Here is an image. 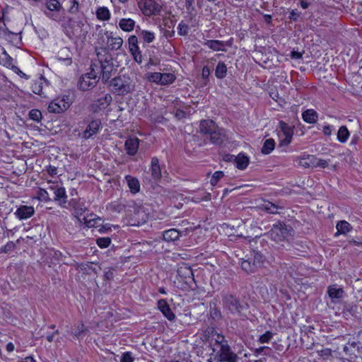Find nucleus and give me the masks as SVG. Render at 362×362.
<instances>
[{
	"label": "nucleus",
	"instance_id": "nucleus-1",
	"mask_svg": "<svg viewBox=\"0 0 362 362\" xmlns=\"http://www.w3.org/2000/svg\"><path fill=\"white\" fill-rule=\"evenodd\" d=\"M264 261V255L259 251L252 250L250 256H247L246 259L238 263L244 272L247 274H252L263 266Z\"/></svg>",
	"mask_w": 362,
	"mask_h": 362
},
{
	"label": "nucleus",
	"instance_id": "nucleus-2",
	"mask_svg": "<svg viewBox=\"0 0 362 362\" xmlns=\"http://www.w3.org/2000/svg\"><path fill=\"white\" fill-rule=\"evenodd\" d=\"M291 230H292V228L290 226L286 225L282 221H278L272 226L271 230L265 235L279 244L287 240Z\"/></svg>",
	"mask_w": 362,
	"mask_h": 362
},
{
	"label": "nucleus",
	"instance_id": "nucleus-3",
	"mask_svg": "<svg viewBox=\"0 0 362 362\" xmlns=\"http://www.w3.org/2000/svg\"><path fill=\"white\" fill-rule=\"evenodd\" d=\"M45 7L46 10H45L44 13L47 18L59 23L64 20V9L58 0H47Z\"/></svg>",
	"mask_w": 362,
	"mask_h": 362
},
{
	"label": "nucleus",
	"instance_id": "nucleus-4",
	"mask_svg": "<svg viewBox=\"0 0 362 362\" xmlns=\"http://www.w3.org/2000/svg\"><path fill=\"white\" fill-rule=\"evenodd\" d=\"M90 71L82 75L78 82V87L81 90H88L93 88L98 81V66L95 64L91 65Z\"/></svg>",
	"mask_w": 362,
	"mask_h": 362
},
{
	"label": "nucleus",
	"instance_id": "nucleus-5",
	"mask_svg": "<svg viewBox=\"0 0 362 362\" xmlns=\"http://www.w3.org/2000/svg\"><path fill=\"white\" fill-rule=\"evenodd\" d=\"M111 86L119 95H126L132 92L135 86L132 80L126 76L114 78L111 81Z\"/></svg>",
	"mask_w": 362,
	"mask_h": 362
},
{
	"label": "nucleus",
	"instance_id": "nucleus-6",
	"mask_svg": "<svg viewBox=\"0 0 362 362\" xmlns=\"http://www.w3.org/2000/svg\"><path fill=\"white\" fill-rule=\"evenodd\" d=\"M99 35H100V37L98 40V43L101 46L107 45L110 49L117 50L123 44V40L122 37L118 36L113 37L112 35V33H109L108 31L104 30L101 28L99 31Z\"/></svg>",
	"mask_w": 362,
	"mask_h": 362
},
{
	"label": "nucleus",
	"instance_id": "nucleus-7",
	"mask_svg": "<svg viewBox=\"0 0 362 362\" xmlns=\"http://www.w3.org/2000/svg\"><path fill=\"white\" fill-rule=\"evenodd\" d=\"M0 65L12 70L22 78L28 79L29 77L23 73L16 65V61L9 56L5 49L0 45Z\"/></svg>",
	"mask_w": 362,
	"mask_h": 362
},
{
	"label": "nucleus",
	"instance_id": "nucleus-8",
	"mask_svg": "<svg viewBox=\"0 0 362 362\" xmlns=\"http://www.w3.org/2000/svg\"><path fill=\"white\" fill-rule=\"evenodd\" d=\"M71 103L72 100L69 95H59L49 104L48 110L53 113H61L66 111Z\"/></svg>",
	"mask_w": 362,
	"mask_h": 362
},
{
	"label": "nucleus",
	"instance_id": "nucleus-9",
	"mask_svg": "<svg viewBox=\"0 0 362 362\" xmlns=\"http://www.w3.org/2000/svg\"><path fill=\"white\" fill-rule=\"evenodd\" d=\"M146 77L148 81L160 86L172 84L176 79L173 73L148 72Z\"/></svg>",
	"mask_w": 362,
	"mask_h": 362
},
{
	"label": "nucleus",
	"instance_id": "nucleus-10",
	"mask_svg": "<svg viewBox=\"0 0 362 362\" xmlns=\"http://www.w3.org/2000/svg\"><path fill=\"white\" fill-rule=\"evenodd\" d=\"M47 189L52 191L54 194V200L58 202L61 207H64L67 202V195L65 188L62 184L57 182L48 181Z\"/></svg>",
	"mask_w": 362,
	"mask_h": 362
},
{
	"label": "nucleus",
	"instance_id": "nucleus-11",
	"mask_svg": "<svg viewBox=\"0 0 362 362\" xmlns=\"http://www.w3.org/2000/svg\"><path fill=\"white\" fill-rule=\"evenodd\" d=\"M138 6L142 13L146 16L156 15L160 10V6L154 0H141Z\"/></svg>",
	"mask_w": 362,
	"mask_h": 362
},
{
	"label": "nucleus",
	"instance_id": "nucleus-12",
	"mask_svg": "<svg viewBox=\"0 0 362 362\" xmlns=\"http://www.w3.org/2000/svg\"><path fill=\"white\" fill-rule=\"evenodd\" d=\"M59 23L65 29H70L74 34L81 33L85 26L84 21L78 17L66 19L64 16V20Z\"/></svg>",
	"mask_w": 362,
	"mask_h": 362
},
{
	"label": "nucleus",
	"instance_id": "nucleus-13",
	"mask_svg": "<svg viewBox=\"0 0 362 362\" xmlns=\"http://www.w3.org/2000/svg\"><path fill=\"white\" fill-rule=\"evenodd\" d=\"M112 102V97L110 94H106L103 97H101L94 101L90 106V111L96 113L100 114L102 112L106 110V108L110 105Z\"/></svg>",
	"mask_w": 362,
	"mask_h": 362
},
{
	"label": "nucleus",
	"instance_id": "nucleus-14",
	"mask_svg": "<svg viewBox=\"0 0 362 362\" xmlns=\"http://www.w3.org/2000/svg\"><path fill=\"white\" fill-rule=\"evenodd\" d=\"M102 128V122L100 119H91L87 124L86 128L82 132V138L89 139L98 134Z\"/></svg>",
	"mask_w": 362,
	"mask_h": 362
},
{
	"label": "nucleus",
	"instance_id": "nucleus-15",
	"mask_svg": "<svg viewBox=\"0 0 362 362\" xmlns=\"http://www.w3.org/2000/svg\"><path fill=\"white\" fill-rule=\"evenodd\" d=\"M132 208L134 209V214H131L132 217H130V220L129 221V224L132 226H140L145 223L147 218V215L143 207L134 204Z\"/></svg>",
	"mask_w": 362,
	"mask_h": 362
},
{
	"label": "nucleus",
	"instance_id": "nucleus-16",
	"mask_svg": "<svg viewBox=\"0 0 362 362\" xmlns=\"http://www.w3.org/2000/svg\"><path fill=\"white\" fill-rule=\"evenodd\" d=\"M129 50L138 64L142 62L141 52L138 45V38L136 35H131L128 38Z\"/></svg>",
	"mask_w": 362,
	"mask_h": 362
},
{
	"label": "nucleus",
	"instance_id": "nucleus-17",
	"mask_svg": "<svg viewBox=\"0 0 362 362\" xmlns=\"http://www.w3.org/2000/svg\"><path fill=\"white\" fill-rule=\"evenodd\" d=\"M279 128L282 134L280 136H284L281 139L280 145L287 146L291 142L293 136V128L284 121L279 122Z\"/></svg>",
	"mask_w": 362,
	"mask_h": 362
},
{
	"label": "nucleus",
	"instance_id": "nucleus-18",
	"mask_svg": "<svg viewBox=\"0 0 362 362\" xmlns=\"http://www.w3.org/2000/svg\"><path fill=\"white\" fill-rule=\"evenodd\" d=\"M228 162H233L235 168L243 170L248 166L250 159L245 153H239L236 156L228 153Z\"/></svg>",
	"mask_w": 362,
	"mask_h": 362
},
{
	"label": "nucleus",
	"instance_id": "nucleus-19",
	"mask_svg": "<svg viewBox=\"0 0 362 362\" xmlns=\"http://www.w3.org/2000/svg\"><path fill=\"white\" fill-rule=\"evenodd\" d=\"M213 337L216 341L214 345V351L220 352V360L224 361L226 360V345L225 344L224 337L218 334L213 335Z\"/></svg>",
	"mask_w": 362,
	"mask_h": 362
},
{
	"label": "nucleus",
	"instance_id": "nucleus-20",
	"mask_svg": "<svg viewBox=\"0 0 362 362\" xmlns=\"http://www.w3.org/2000/svg\"><path fill=\"white\" fill-rule=\"evenodd\" d=\"M35 209L32 206L21 205L17 208L14 214L19 220H25L33 216Z\"/></svg>",
	"mask_w": 362,
	"mask_h": 362
},
{
	"label": "nucleus",
	"instance_id": "nucleus-21",
	"mask_svg": "<svg viewBox=\"0 0 362 362\" xmlns=\"http://www.w3.org/2000/svg\"><path fill=\"white\" fill-rule=\"evenodd\" d=\"M244 308L245 305L235 297L230 296L228 298V308L232 313L240 315Z\"/></svg>",
	"mask_w": 362,
	"mask_h": 362
},
{
	"label": "nucleus",
	"instance_id": "nucleus-22",
	"mask_svg": "<svg viewBox=\"0 0 362 362\" xmlns=\"http://www.w3.org/2000/svg\"><path fill=\"white\" fill-rule=\"evenodd\" d=\"M327 293L331 298L332 303H337V300L344 297V291L342 288H339L337 284L332 285L327 288Z\"/></svg>",
	"mask_w": 362,
	"mask_h": 362
},
{
	"label": "nucleus",
	"instance_id": "nucleus-23",
	"mask_svg": "<svg viewBox=\"0 0 362 362\" xmlns=\"http://www.w3.org/2000/svg\"><path fill=\"white\" fill-rule=\"evenodd\" d=\"M139 146V140L136 137L128 138L124 144L125 150L127 154L134 156L137 153Z\"/></svg>",
	"mask_w": 362,
	"mask_h": 362
},
{
	"label": "nucleus",
	"instance_id": "nucleus-24",
	"mask_svg": "<svg viewBox=\"0 0 362 362\" xmlns=\"http://www.w3.org/2000/svg\"><path fill=\"white\" fill-rule=\"evenodd\" d=\"M158 308L168 320L172 321L175 318V314L171 310L169 305L168 304L165 300L161 299L158 300Z\"/></svg>",
	"mask_w": 362,
	"mask_h": 362
},
{
	"label": "nucleus",
	"instance_id": "nucleus-25",
	"mask_svg": "<svg viewBox=\"0 0 362 362\" xmlns=\"http://www.w3.org/2000/svg\"><path fill=\"white\" fill-rule=\"evenodd\" d=\"M56 58L65 66H70L72 63L71 54L66 47L61 49Z\"/></svg>",
	"mask_w": 362,
	"mask_h": 362
},
{
	"label": "nucleus",
	"instance_id": "nucleus-26",
	"mask_svg": "<svg viewBox=\"0 0 362 362\" xmlns=\"http://www.w3.org/2000/svg\"><path fill=\"white\" fill-rule=\"evenodd\" d=\"M0 37L13 42L18 38V35L17 33L8 31L6 28V24L4 21L0 19Z\"/></svg>",
	"mask_w": 362,
	"mask_h": 362
},
{
	"label": "nucleus",
	"instance_id": "nucleus-27",
	"mask_svg": "<svg viewBox=\"0 0 362 362\" xmlns=\"http://www.w3.org/2000/svg\"><path fill=\"white\" fill-rule=\"evenodd\" d=\"M119 28L124 32H132L136 27V22L130 18H121L118 23Z\"/></svg>",
	"mask_w": 362,
	"mask_h": 362
},
{
	"label": "nucleus",
	"instance_id": "nucleus-28",
	"mask_svg": "<svg viewBox=\"0 0 362 362\" xmlns=\"http://www.w3.org/2000/svg\"><path fill=\"white\" fill-rule=\"evenodd\" d=\"M124 180L127 184V186L132 194H136L140 190V182L139 180L133 176L126 175Z\"/></svg>",
	"mask_w": 362,
	"mask_h": 362
},
{
	"label": "nucleus",
	"instance_id": "nucleus-29",
	"mask_svg": "<svg viewBox=\"0 0 362 362\" xmlns=\"http://www.w3.org/2000/svg\"><path fill=\"white\" fill-rule=\"evenodd\" d=\"M302 118L306 123L313 124L317 122L318 114L313 109H308L303 112Z\"/></svg>",
	"mask_w": 362,
	"mask_h": 362
},
{
	"label": "nucleus",
	"instance_id": "nucleus-30",
	"mask_svg": "<svg viewBox=\"0 0 362 362\" xmlns=\"http://www.w3.org/2000/svg\"><path fill=\"white\" fill-rule=\"evenodd\" d=\"M100 64L103 80L106 81L111 76V73L114 70L113 66L109 61L106 60L104 62H100Z\"/></svg>",
	"mask_w": 362,
	"mask_h": 362
},
{
	"label": "nucleus",
	"instance_id": "nucleus-31",
	"mask_svg": "<svg viewBox=\"0 0 362 362\" xmlns=\"http://www.w3.org/2000/svg\"><path fill=\"white\" fill-rule=\"evenodd\" d=\"M45 83V81L43 78H39L34 81L31 85L32 91L35 94L39 95L42 97H46V95L43 91Z\"/></svg>",
	"mask_w": 362,
	"mask_h": 362
},
{
	"label": "nucleus",
	"instance_id": "nucleus-32",
	"mask_svg": "<svg viewBox=\"0 0 362 362\" xmlns=\"http://www.w3.org/2000/svg\"><path fill=\"white\" fill-rule=\"evenodd\" d=\"M182 235V232L175 228H171L163 232V240L166 242L175 241Z\"/></svg>",
	"mask_w": 362,
	"mask_h": 362
},
{
	"label": "nucleus",
	"instance_id": "nucleus-33",
	"mask_svg": "<svg viewBox=\"0 0 362 362\" xmlns=\"http://www.w3.org/2000/svg\"><path fill=\"white\" fill-rule=\"evenodd\" d=\"M336 228H337V231L334 235L335 237L339 236L340 234L345 235L347 233L350 232L353 229L351 224L346 221H339L337 223Z\"/></svg>",
	"mask_w": 362,
	"mask_h": 362
},
{
	"label": "nucleus",
	"instance_id": "nucleus-34",
	"mask_svg": "<svg viewBox=\"0 0 362 362\" xmlns=\"http://www.w3.org/2000/svg\"><path fill=\"white\" fill-rule=\"evenodd\" d=\"M151 176L155 180H158L161 177V170L158 160L156 158L151 159Z\"/></svg>",
	"mask_w": 362,
	"mask_h": 362
},
{
	"label": "nucleus",
	"instance_id": "nucleus-35",
	"mask_svg": "<svg viewBox=\"0 0 362 362\" xmlns=\"http://www.w3.org/2000/svg\"><path fill=\"white\" fill-rule=\"evenodd\" d=\"M199 127L202 133L208 134L214 131L217 126L212 120H203L200 122Z\"/></svg>",
	"mask_w": 362,
	"mask_h": 362
},
{
	"label": "nucleus",
	"instance_id": "nucleus-36",
	"mask_svg": "<svg viewBox=\"0 0 362 362\" xmlns=\"http://www.w3.org/2000/svg\"><path fill=\"white\" fill-rule=\"evenodd\" d=\"M316 157L313 155H307L299 159L298 164L305 168L315 167Z\"/></svg>",
	"mask_w": 362,
	"mask_h": 362
},
{
	"label": "nucleus",
	"instance_id": "nucleus-37",
	"mask_svg": "<svg viewBox=\"0 0 362 362\" xmlns=\"http://www.w3.org/2000/svg\"><path fill=\"white\" fill-rule=\"evenodd\" d=\"M96 17L98 20L105 21L110 18L111 13L106 6H99L95 11Z\"/></svg>",
	"mask_w": 362,
	"mask_h": 362
},
{
	"label": "nucleus",
	"instance_id": "nucleus-38",
	"mask_svg": "<svg viewBox=\"0 0 362 362\" xmlns=\"http://www.w3.org/2000/svg\"><path fill=\"white\" fill-rule=\"evenodd\" d=\"M137 33L139 37L146 43H151L156 38L155 33L150 30H141L137 31Z\"/></svg>",
	"mask_w": 362,
	"mask_h": 362
},
{
	"label": "nucleus",
	"instance_id": "nucleus-39",
	"mask_svg": "<svg viewBox=\"0 0 362 362\" xmlns=\"http://www.w3.org/2000/svg\"><path fill=\"white\" fill-rule=\"evenodd\" d=\"M100 220V218L96 217L95 215L91 214L88 216H83L81 219V221L79 222L83 223L88 228H93L97 226L98 222Z\"/></svg>",
	"mask_w": 362,
	"mask_h": 362
},
{
	"label": "nucleus",
	"instance_id": "nucleus-40",
	"mask_svg": "<svg viewBox=\"0 0 362 362\" xmlns=\"http://www.w3.org/2000/svg\"><path fill=\"white\" fill-rule=\"evenodd\" d=\"M350 136L349 132L346 126L339 127L337 132V139L341 143H345Z\"/></svg>",
	"mask_w": 362,
	"mask_h": 362
},
{
	"label": "nucleus",
	"instance_id": "nucleus-41",
	"mask_svg": "<svg viewBox=\"0 0 362 362\" xmlns=\"http://www.w3.org/2000/svg\"><path fill=\"white\" fill-rule=\"evenodd\" d=\"M275 147V141L273 139H266L262 148V153L264 155L269 154Z\"/></svg>",
	"mask_w": 362,
	"mask_h": 362
},
{
	"label": "nucleus",
	"instance_id": "nucleus-42",
	"mask_svg": "<svg viewBox=\"0 0 362 362\" xmlns=\"http://www.w3.org/2000/svg\"><path fill=\"white\" fill-rule=\"evenodd\" d=\"M205 45L213 50H224L225 44L219 40H207Z\"/></svg>",
	"mask_w": 362,
	"mask_h": 362
},
{
	"label": "nucleus",
	"instance_id": "nucleus-43",
	"mask_svg": "<svg viewBox=\"0 0 362 362\" xmlns=\"http://www.w3.org/2000/svg\"><path fill=\"white\" fill-rule=\"evenodd\" d=\"M208 135L209 136L210 140L213 144H218L221 141V134L218 127H216L214 131H212L210 134H208Z\"/></svg>",
	"mask_w": 362,
	"mask_h": 362
},
{
	"label": "nucleus",
	"instance_id": "nucleus-44",
	"mask_svg": "<svg viewBox=\"0 0 362 362\" xmlns=\"http://www.w3.org/2000/svg\"><path fill=\"white\" fill-rule=\"evenodd\" d=\"M78 269L86 274H90L91 272L96 273V269L93 267L92 262L82 263L78 265Z\"/></svg>",
	"mask_w": 362,
	"mask_h": 362
},
{
	"label": "nucleus",
	"instance_id": "nucleus-45",
	"mask_svg": "<svg viewBox=\"0 0 362 362\" xmlns=\"http://www.w3.org/2000/svg\"><path fill=\"white\" fill-rule=\"evenodd\" d=\"M216 76L217 78H223L226 76V66L224 62H219L216 69Z\"/></svg>",
	"mask_w": 362,
	"mask_h": 362
},
{
	"label": "nucleus",
	"instance_id": "nucleus-46",
	"mask_svg": "<svg viewBox=\"0 0 362 362\" xmlns=\"http://www.w3.org/2000/svg\"><path fill=\"white\" fill-rule=\"evenodd\" d=\"M263 209L268 213L269 214H278V209H279V206H276V204L270 202H265L263 205Z\"/></svg>",
	"mask_w": 362,
	"mask_h": 362
},
{
	"label": "nucleus",
	"instance_id": "nucleus-47",
	"mask_svg": "<svg viewBox=\"0 0 362 362\" xmlns=\"http://www.w3.org/2000/svg\"><path fill=\"white\" fill-rule=\"evenodd\" d=\"M228 247H230V248H233V250L231 252L232 255H235L237 258H238L239 259V262H240L241 261H243V259H244V258L243 257V254H244V251H243V249L241 248V247H233L232 245H228Z\"/></svg>",
	"mask_w": 362,
	"mask_h": 362
},
{
	"label": "nucleus",
	"instance_id": "nucleus-48",
	"mask_svg": "<svg viewBox=\"0 0 362 362\" xmlns=\"http://www.w3.org/2000/svg\"><path fill=\"white\" fill-rule=\"evenodd\" d=\"M37 199L42 202H49L51 199L49 198V194L46 189L40 188L37 193Z\"/></svg>",
	"mask_w": 362,
	"mask_h": 362
},
{
	"label": "nucleus",
	"instance_id": "nucleus-49",
	"mask_svg": "<svg viewBox=\"0 0 362 362\" xmlns=\"http://www.w3.org/2000/svg\"><path fill=\"white\" fill-rule=\"evenodd\" d=\"M96 243L102 249L107 248L111 243V239L108 237L99 238L97 239Z\"/></svg>",
	"mask_w": 362,
	"mask_h": 362
},
{
	"label": "nucleus",
	"instance_id": "nucleus-50",
	"mask_svg": "<svg viewBox=\"0 0 362 362\" xmlns=\"http://www.w3.org/2000/svg\"><path fill=\"white\" fill-rule=\"evenodd\" d=\"M189 32V26L184 21H181L177 26V33L180 35L185 36Z\"/></svg>",
	"mask_w": 362,
	"mask_h": 362
},
{
	"label": "nucleus",
	"instance_id": "nucleus-51",
	"mask_svg": "<svg viewBox=\"0 0 362 362\" xmlns=\"http://www.w3.org/2000/svg\"><path fill=\"white\" fill-rule=\"evenodd\" d=\"M224 176V173L223 171H216L211 178V180H210V182H211V185L212 186H215L218 182L219 181L220 179H221L222 177H223Z\"/></svg>",
	"mask_w": 362,
	"mask_h": 362
},
{
	"label": "nucleus",
	"instance_id": "nucleus-52",
	"mask_svg": "<svg viewBox=\"0 0 362 362\" xmlns=\"http://www.w3.org/2000/svg\"><path fill=\"white\" fill-rule=\"evenodd\" d=\"M66 3L69 5V11L70 13H76L78 10V2L76 0H66Z\"/></svg>",
	"mask_w": 362,
	"mask_h": 362
},
{
	"label": "nucleus",
	"instance_id": "nucleus-53",
	"mask_svg": "<svg viewBox=\"0 0 362 362\" xmlns=\"http://www.w3.org/2000/svg\"><path fill=\"white\" fill-rule=\"evenodd\" d=\"M273 335L274 334L271 331H267L259 337V341L262 344L268 343L273 337Z\"/></svg>",
	"mask_w": 362,
	"mask_h": 362
},
{
	"label": "nucleus",
	"instance_id": "nucleus-54",
	"mask_svg": "<svg viewBox=\"0 0 362 362\" xmlns=\"http://www.w3.org/2000/svg\"><path fill=\"white\" fill-rule=\"evenodd\" d=\"M29 117L34 121L40 122L42 119V113L38 110H32L29 113Z\"/></svg>",
	"mask_w": 362,
	"mask_h": 362
},
{
	"label": "nucleus",
	"instance_id": "nucleus-55",
	"mask_svg": "<svg viewBox=\"0 0 362 362\" xmlns=\"http://www.w3.org/2000/svg\"><path fill=\"white\" fill-rule=\"evenodd\" d=\"M134 358L129 351L124 352L120 358V362H134Z\"/></svg>",
	"mask_w": 362,
	"mask_h": 362
},
{
	"label": "nucleus",
	"instance_id": "nucleus-56",
	"mask_svg": "<svg viewBox=\"0 0 362 362\" xmlns=\"http://www.w3.org/2000/svg\"><path fill=\"white\" fill-rule=\"evenodd\" d=\"M199 194H200V195H202V197H199L193 198V201L194 202H196V203L200 202L201 201H207V200H209L210 199V194L209 193H207V192H204V191H200Z\"/></svg>",
	"mask_w": 362,
	"mask_h": 362
},
{
	"label": "nucleus",
	"instance_id": "nucleus-57",
	"mask_svg": "<svg viewBox=\"0 0 362 362\" xmlns=\"http://www.w3.org/2000/svg\"><path fill=\"white\" fill-rule=\"evenodd\" d=\"M112 227H113L115 229L118 228L117 226H113V225H111L110 223H106V224L103 225V226H101L100 227V228L98 229V232L100 233H107L108 231H111L112 230Z\"/></svg>",
	"mask_w": 362,
	"mask_h": 362
},
{
	"label": "nucleus",
	"instance_id": "nucleus-58",
	"mask_svg": "<svg viewBox=\"0 0 362 362\" xmlns=\"http://www.w3.org/2000/svg\"><path fill=\"white\" fill-rule=\"evenodd\" d=\"M84 325L82 323H80L78 325L77 327H76L73 331V334L76 337H79L81 334L84 332Z\"/></svg>",
	"mask_w": 362,
	"mask_h": 362
},
{
	"label": "nucleus",
	"instance_id": "nucleus-59",
	"mask_svg": "<svg viewBox=\"0 0 362 362\" xmlns=\"http://www.w3.org/2000/svg\"><path fill=\"white\" fill-rule=\"evenodd\" d=\"M85 210H86L85 207H80V208H77L75 209L74 214L78 221H81V219H82L81 216L83 215Z\"/></svg>",
	"mask_w": 362,
	"mask_h": 362
},
{
	"label": "nucleus",
	"instance_id": "nucleus-60",
	"mask_svg": "<svg viewBox=\"0 0 362 362\" xmlns=\"http://www.w3.org/2000/svg\"><path fill=\"white\" fill-rule=\"evenodd\" d=\"M327 165H328V162L326 160L317 158L316 157L315 167H320L322 168H325L327 167Z\"/></svg>",
	"mask_w": 362,
	"mask_h": 362
},
{
	"label": "nucleus",
	"instance_id": "nucleus-61",
	"mask_svg": "<svg viewBox=\"0 0 362 362\" xmlns=\"http://www.w3.org/2000/svg\"><path fill=\"white\" fill-rule=\"evenodd\" d=\"M334 127L332 125L327 124L322 127V132L326 136H330L332 134Z\"/></svg>",
	"mask_w": 362,
	"mask_h": 362
},
{
	"label": "nucleus",
	"instance_id": "nucleus-62",
	"mask_svg": "<svg viewBox=\"0 0 362 362\" xmlns=\"http://www.w3.org/2000/svg\"><path fill=\"white\" fill-rule=\"evenodd\" d=\"M237 358V355L230 351V347L228 346V362H236Z\"/></svg>",
	"mask_w": 362,
	"mask_h": 362
},
{
	"label": "nucleus",
	"instance_id": "nucleus-63",
	"mask_svg": "<svg viewBox=\"0 0 362 362\" xmlns=\"http://www.w3.org/2000/svg\"><path fill=\"white\" fill-rule=\"evenodd\" d=\"M300 13L297 9H293L290 12L289 18L296 21L300 17Z\"/></svg>",
	"mask_w": 362,
	"mask_h": 362
},
{
	"label": "nucleus",
	"instance_id": "nucleus-64",
	"mask_svg": "<svg viewBox=\"0 0 362 362\" xmlns=\"http://www.w3.org/2000/svg\"><path fill=\"white\" fill-rule=\"evenodd\" d=\"M317 353L321 356H330L332 355V351L329 349H322L320 351H318Z\"/></svg>",
	"mask_w": 362,
	"mask_h": 362
}]
</instances>
